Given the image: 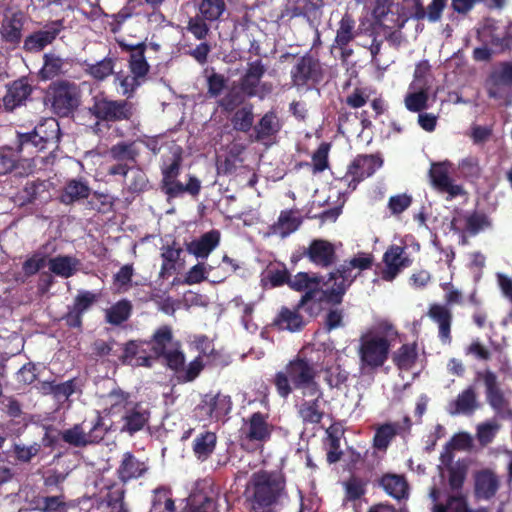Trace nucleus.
Returning a JSON list of instances; mask_svg holds the SVG:
<instances>
[{"label": "nucleus", "instance_id": "nucleus-62", "mask_svg": "<svg viewBox=\"0 0 512 512\" xmlns=\"http://www.w3.org/2000/svg\"><path fill=\"white\" fill-rule=\"evenodd\" d=\"M412 203V197L406 193L391 196L388 201V208L392 214L398 215L405 211Z\"/></svg>", "mask_w": 512, "mask_h": 512}, {"label": "nucleus", "instance_id": "nucleus-23", "mask_svg": "<svg viewBox=\"0 0 512 512\" xmlns=\"http://www.w3.org/2000/svg\"><path fill=\"white\" fill-rule=\"evenodd\" d=\"M150 413L147 408L141 404H135L128 407L122 417L123 426L121 431L130 435L142 430L148 423Z\"/></svg>", "mask_w": 512, "mask_h": 512}, {"label": "nucleus", "instance_id": "nucleus-56", "mask_svg": "<svg viewBox=\"0 0 512 512\" xmlns=\"http://www.w3.org/2000/svg\"><path fill=\"white\" fill-rule=\"evenodd\" d=\"M204 364L202 363L201 357H197L192 362L185 366V362L178 370H174L178 378L182 381L188 382L194 380L201 370L203 369Z\"/></svg>", "mask_w": 512, "mask_h": 512}, {"label": "nucleus", "instance_id": "nucleus-7", "mask_svg": "<svg viewBox=\"0 0 512 512\" xmlns=\"http://www.w3.org/2000/svg\"><path fill=\"white\" fill-rule=\"evenodd\" d=\"M60 128L54 118H47L37 125L33 132L20 136L22 146L32 145L38 150H43L47 145L56 146L59 141Z\"/></svg>", "mask_w": 512, "mask_h": 512}, {"label": "nucleus", "instance_id": "nucleus-60", "mask_svg": "<svg viewBox=\"0 0 512 512\" xmlns=\"http://www.w3.org/2000/svg\"><path fill=\"white\" fill-rule=\"evenodd\" d=\"M113 71L114 64L111 58L103 59L89 67V73L98 80H103L111 75Z\"/></svg>", "mask_w": 512, "mask_h": 512}, {"label": "nucleus", "instance_id": "nucleus-43", "mask_svg": "<svg viewBox=\"0 0 512 512\" xmlns=\"http://www.w3.org/2000/svg\"><path fill=\"white\" fill-rule=\"evenodd\" d=\"M418 358L417 345L404 344L402 345L393 356L395 365L401 370H410L416 363Z\"/></svg>", "mask_w": 512, "mask_h": 512}, {"label": "nucleus", "instance_id": "nucleus-47", "mask_svg": "<svg viewBox=\"0 0 512 512\" xmlns=\"http://www.w3.org/2000/svg\"><path fill=\"white\" fill-rule=\"evenodd\" d=\"M428 87L410 89L405 96V106L409 111L420 112L427 107Z\"/></svg>", "mask_w": 512, "mask_h": 512}, {"label": "nucleus", "instance_id": "nucleus-30", "mask_svg": "<svg viewBox=\"0 0 512 512\" xmlns=\"http://www.w3.org/2000/svg\"><path fill=\"white\" fill-rule=\"evenodd\" d=\"M31 86L25 79L14 81L7 89V93L3 98L6 110L12 111L20 106L30 95Z\"/></svg>", "mask_w": 512, "mask_h": 512}, {"label": "nucleus", "instance_id": "nucleus-39", "mask_svg": "<svg viewBox=\"0 0 512 512\" xmlns=\"http://www.w3.org/2000/svg\"><path fill=\"white\" fill-rule=\"evenodd\" d=\"M381 486L387 494L397 500L408 497V485L402 476L385 475L381 479Z\"/></svg>", "mask_w": 512, "mask_h": 512}, {"label": "nucleus", "instance_id": "nucleus-33", "mask_svg": "<svg viewBox=\"0 0 512 512\" xmlns=\"http://www.w3.org/2000/svg\"><path fill=\"white\" fill-rule=\"evenodd\" d=\"M191 512H224L227 509L225 497H212L194 495L190 497Z\"/></svg>", "mask_w": 512, "mask_h": 512}, {"label": "nucleus", "instance_id": "nucleus-4", "mask_svg": "<svg viewBox=\"0 0 512 512\" xmlns=\"http://www.w3.org/2000/svg\"><path fill=\"white\" fill-rule=\"evenodd\" d=\"M154 356H163L172 370H178L184 363L185 356L180 350V344L173 339L169 326L158 328L149 342Z\"/></svg>", "mask_w": 512, "mask_h": 512}, {"label": "nucleus", "instance_id": "nucleus-15", "mask_svg": "<svg viewBox=\"0 0 512 512\" xmlns=\"http://www.w3.org/2000/svg\"><path fill=\"white\" fill-rule=\"evenodd\" d=\"M452 164L448 161L434 163L429 171L430 179L435 188L449 195V199L462 195L461 185L455 184L450 177Z\"/></svg>", "mask_w": 512, "mask_h": 512}, {"label": "nucleus", "instance_id": "nucleus-53", "mask_svg": "<svg viewBox=\"0 0 512 512\" xmlns=\"http://www.w3.org/2000/svg\"><path fill=\"white\" fill-rule=\"evenodd\" d=\"M82 391V382L77 378L67 380L63 383H57L54 398L58 402L69 400L74 394H80Z\"/></svg>", "mask_w": 512, "mask_h": 512}, {"label": "nucleus", "instance_id": "nucleus-49", "mask_svg": "<svg viewBox=\"0 0 512 512\" xmlns=\"http://www.w3.org/2000/svg\"><path fill=\"white\" fill-rule=\"evenodd\" d=\"M225 10L224 0H202L199 4V13L207 21L218 20Z\"/></svg>", "mask_w": 512, "mask_h": 512}, {"label": "nucleus", "instance_id": "nucleus-18", "mask_svg": "<svg viewBox=\"0 0 512 512\" xmlns=\"http://www.w3.org/2000/svg\"><path fill=\"white\" fill-rule=\"evenodd\" d=\"M153 355L149 342L130 341L124 347L122 361L132 366L150 367Z\"/></svg>", "mask_w": 512, "mask_h": 512}, {"label": "nucleus", "instance_id": "nucleus-29", "mask_svg": "<svg viewBox=\"0 0 512 512\" xmlns=\"http://www.w3.org/2000/svg\"><path fill=\"white\" fill-rule=\"evenodd\" d=\"M148 470L146 462L137 459L132 453L125 452L117 470L122 482L141 477Z\"/></svg>", "mask_w": 512, "mask_h": 512}, {"label": "nucleus", "instance_id": "nucleus-50", "mask_svg": "<svg viewBox=\"0 0 512 512\" xmlns=\"http://www.w3.org/2000/svg\"><path fill=\"white\" fill-rule=\"evenodd\" d=\"M234 129L242 132H247L251 129L254 122L253 107L250 104L244 105L238 109L232 119Z\"/></svg>", "mask_w": 512, "mask_h": 512}, {"label": "nucleus", "instance_id": "nucleus-16", "mask_svg": "<svg viewBox=\"0 0 512 512\" xmlns=\"http://www.w3.org/2000/svg\"><path fill=\"white\" fill-rule=\"evenodd\" d=\"M383 263L381 278L385 281H392L403 269L411 265V260L404 247L392 245L383 255Z\"/></svg>", "mask_w": 512, "mask_h": 512}, {"label": "nucleus", "instance_id": "nucleus-21", "mask_svg": "<svg viewBox=\"0 0 512 512\" xmlns=\"http://www.w3.org/2000/svg\"><path fill=\"white\" fill-rule=\"evenodd\" d=\"M319 73V63L311 56H303L291 70L292 81L295 86H302L310 80H316Z\"/></svg>", "mask_w": 512, "mask_h": 512}, {"label": "nucleus", "instance_id": "nucleus-1", "mask_svg": "<svg viewBox=\"0 0 512 512\" xmlns=\"http://www.w3.org/2000/svg\"><path fill=\"white\" fill-rule=\"evenodd\" d=\"M371 264L372 256L361 253L331 272L326 282L316 274L299 272L289 279L288 284L296 291L305 292L298 303V308L308 311L317 301L322 300L338 304L361 271L368 269Z\"/></svg>", "mask_w": 512, "mask_h": 512}, {"label": "nucleus", "instance_id": "nucleus-10", "mask_svg": "<svg viewBox=\"0 0 512 512\" xmlns=\"http://www.w3.org/2000/svg\"><path fill=\"white\" fill-rule=\"evenodd\" d=\"M382 159L375 155H359L349 165L341 182L354 190L365 178L372 176L382 166Z\"/></svg>", "mask_w": 512, "mask_h": 512}, {"label": "nucleus", "instance_id": "nucleus-59", "mask_svg": "<svg viewBox=\"0 0 512 512\" xmlns=\"http://www.w3.org/2000/svg\"><path fill=\"white\" fill-rule=\"evenodd\" d=\"M116 82L120 87V93L124 96L130 97L133 92L141 85L142 80L137 76L131 75H117Z\"/></svg>", "mask_w": 512, "mask_h": 512}, {"label": "nucleus", "instance_id": "nucleus-28", "mask_svg": "<svg viewBox=\"0 0 512 512\" xmlns=\"http://www.w3.org/2000/svg\"><path fill=\"white\" fill-rule=\"evenodd\" d=\"M81 267V261L70 255H58L48 260L49 270L61 278L74 276Z\"/></svg>", "mask_w": 512, "mask_h": 512}, {"label": "nucleus", "instance_id": "nucleus-40", "mask_svg": "<svg viewBox=\"0 0 512 512\" xmlns=\"http://www.w3.org/2000/svg\"><path fill=\"white\" fill-rule=\"evenodd\" d=\"M22 27V13H14L10 18L4 20L2 23L0 33L3 40L10 43H18L21 39Z\"/></svg>", "mask_w": 512, "mask_h": 512}, {"label": "nucleus", "instance_id": "nucleus-51", "mask_svg": "<svg viewBox=\"0 0 512 512\" xmlns=\"http://www.w3.org/2000/svg\"><path fill=\"white\" fill-rule=\"evenodd\" d=\"M104 405L111 413L119 412L121 409H127L129 402V394L120 389H113L103 397Z\"/></svg>", "mask_w": 512, "mask_h": 512}, {"label": "nucleus", "instance_id": "nucleus-54", "mask_svg": "<svg viewBox=\"0 0 512 512\" xmlns=\"http://www.w3.org/2000/svg\"><path fill=\"white\" fill-rule=\"evenodd\" d=\"M150 512H175L174 501L167 489L155 490Z\"/></svg>", "mask_w": 512, "mask_h": 512}, {"label": "nucleus", "instance_id": "nucleus-31", "mask_svg": "<svg viewBox=\"0 0 512 512\" xmlns=\"http://www.w3.org/2000/svg\"><path fill=\"white\" fill-rule=\"evenodd\" d=\"M90 187L83 179H71L64 186L60 195L63 204L70 205L75 202L87 199L90 195Z\"/></svg>", "mask_w": 512, "mask_h": 512}, {"label": "nucleus", "instance_id": "nucleus-34", "mask_svg": "<svg viewBox=\"0 0 512 512\" xmlns=\"http://www.w3.org/2000/svg\"><path fill=\"white\" fill-rule=\"evenodd\" d=\"M281 125L278 117L273 112L266 113L254 127L256 133V140L266 142L271 140L279 130Z\"/></svg>", "mask_w": 512, "mask_h": 512}, {"label": "nucleus", "instance_id": "nucleus-2", "mask_svg": "<svg viewBox=\"0 0 512 512\" xmlns=\"http://www.w3.org/2000/svg\"><path fill=\"white\" fill-rule=\"evenodd\" d=\"M398 331L387 320H380L364 330L359 337L357 354L359 369L363 374L375 372L388 360Z\"/></svg>", "mask_w": 512, "mask_h": 512}, {"label": "nucleus", "instance_id": "nucleus-22", "mask_svg": "<svg viewBox=\"0 0 512 512\" xmlns=\"http://www.w3.org/2000/svg\"><path fill=\"white\" fill-rule=\"evenodd\" d=\"M220 233L212 230L204 233L200 238L194 239L186 244V250L197 259H206L210 253L219 245Z\"/></svg>", "mask_w": 512, "mask_h": 512}, {"label": "nucleus", "instance_id": "nucleus-46", "mask_svg": "<svg viewBox=\"0 0 512 512\" xmlns=\"http://www.w3.org/2000/svg\"><path fill=\"white\" fill-rule=\"evenodd\" d=\"M399 425L394 423H385L376 429L373 445L378 450H385L391 440L396 436Z\"/></svg>", "mask_w": 512, "mask_h": 512}, {"label": "nucleus", "instance_id": "nucleus-64", "mask_svg": "<svg viewBox=\"0 0 512 512\" xmlns=\"http://www.w3.org/2000/svg\"><path fill=\"white\" fill-rule=\"evenodd\" d=\"M429 68L430 66L427 61H422L417 64L414 72V80L410 84V89H417L420 87L429 88V84L426 79V75L428 74Z\"/></svg>", "mask_w": 512, "mask_h": 512}, {"label": "nucleus", "instance_id": "nucleus-6", "mask_svg": "<svg viewBox=\"0 0 512 512\" xmlns=\"http://www.w3.org/2000/svg\"><path fill=\"white\" fill-rule=\"evenodd\" d=\"M105 428L100 418L95 421H84L62 432V439L73 446L80 447L100 441L104 434Z\"/></svg>", "mask_w": 512, "mask_h": 512}, {"label": "nucleus", "instance_id": "nucleus-32", "mask_svg": "<svg viewBox=\"0 0 512 512\" xmlns=\"http://www.w3.org/2000/svg\"><path fill=\"white\" fill-rule=\"evenodd\" d=\"M476 394L472 387L467 388L449 403L447 411L451 415L472 414L477 409Z\"/></svg>", "mask_w": 512, "mask_h": 512}, {"label": "nucleus", "instance_id": "nucleus-25", "mask_svg": "<svg viewBox=\"0 0 512 512\" xmlns=\"http://www.w3.org/2000/svg\"><path fill=\"white\" fill-rule=\"evenodd\" d=\"M487 226H489L488 218L478 213H459L451 220V229L455 232L468 231L471 234H477Z\"/></svg>", "mask_w": 512, "mask_h": 512}, {"label": "nucleus", "instance_id": "nucleus-11", "mask_svg": "<svg viewBox=\"0 0 512 512\" xmlns=\"http://www.w3.org/2000/svg\"><path fill=\"white\" fill-rule=\"evenodd\" d=\"M96 486L99 489L97 496L99 509L103 512H126L123 505V484L103 478L97 482Z\"/></svg>", "mask_w": 512, "mask_h": 512}, {"label": "nucleus", "instance_id": "nucleus-63", "mask_svg": "<svg viewBox=\"0 0 512 512\" xmlns=\"http://www.w3.org/2000/svg\"><path fill=\"white\" fill-rule=\"evenodd\" d=\"M40 444L33 443L29 446L15 444L14 445V453L16 458L20 462H29L34 456H36L40 451Z\"/></svg>", "mask_w": 512, "mask_h": 512}, {"label": "nucleus", "instance_id": "nucleus-14", "mask_svg": "<svg viewBox=\"0 0 512 512\" xmlns=\"http://www.w3.org/2000/svg\"><path fill=\"white\" fill-rule=\"evenodd\" d=\"M489 97L505 99L512 90V65L505 63L496 68L486 81Z\"/></svg>", "mask_w": 512, "mask_h": 512}, {"label": "nucleus", "instance_id": "nucleus-20", "mask_svg": "<svg viewBox=\"0 0 512 512\" xmlns=\"http://www.w3.org/2000/svg\"><path fill=\"white\" fill-rule=\"evenodd\" d=\"M266 72V67L261 60H255L247 64V69L241 78V90L249 97L258 95L261 79Z\"/></svg>", "mask_w": 512, "mask_h": 512}, {"label": "nucleus", "instance_id": "nucleus-57", "mask_svg": "<svg viewBox=\"0 0 512 512\" xmlns=\"http://www.w3.org/2000/svg\"><path fill=\"white\" fill-rule=\"evenodd\" d=\"M500 429V425L495 420L481 423L477 426V439L482 445L492 442Z\"/></svg>", "mask_w": 512, "mask_h": 512}, {"label": "nucleus", "instance_id": "nucleus-37", "mask_svg": "<svg viewBox=\"0 0 512 512\" xmlns=\"http://www.w3.org/2000/svg\"><path fill=\"white\" fill-rule=\"evenodd\" d=\"M217 436L214 432L199 433L193 441V452L198 460L205 461L214 451Z\"/></svg>", "mask_w": 512, "mask_h": 512}, {"label": "nucleus", "instance_id": "nucleus-42", "mask_svg": "<svg viewBox=\"0 0 512 512\" xmlns=\"http://www.w3.org/2000/svg\"><path fill=\"white\" fill-rule=\"evenodd\" d=\"M311 400L304 401L299 408V415L303 422L310 424H317L323 417V410L321 408L322 395L311 396Z\"/></svg>", "mask_w": 512, "mask_h": 512}, {"label": "nucleus", "instance_id": "nucleus-44", "mask_svg": "<svg viewBox=\"0 0 512 512\" xmlns=\"http://www.w3.org/2000/svg\"><path fill=\"white\" fill-rule=\"evenodd\" d=\"M274 324L279 329L295 332L301 329L303 320L296 310L283 307L275 319Z\"/></svg>", "mask_w": 512, "mask_h": 512}, {"label": "nucleus", "instance_id": "nucleus-24", "mask_svg": "<svg viewBox=\"0 0 512 512\" xmlns=\"http://www.w3.org/2000/svg\"><path fill=\"white\" fill-rule=\"evenodd\" d=\"M97 300V295L90 291H80L74 300L73 306L66 314V322L71 327H80L82 324V315Z\"/></svg>", "mask_w": 512, "mask_h": 512}, {"label": "nucleus", "instance_id": "nucleus-48", "mask_svg": "<svg viewBox=\"0 0 512 512\" xmlns=\"http://www.w3.org/2000/svg\"><path fill=\"white\" fill-rule=\"evenodd\" d=\"M181 254L182 249L175 247L174 245H167L162 248L161 257L163 259V263L160 272L162 277H165L176 270V265Z\"/></svg>", "mask_w": 512, "mask_h": 512}, {"label": "nucleus", "instance_id": "nucleus-13", "mask_svg": "<svg viewBox=\"0 0 512 512\" xmlns=\"http://www.w3.org/2000/svg\"><path fill=\"white\" fill-rule=\"evenodd\" d=\"M269 415L255 412L243 420L241 428L244 439L263 443L270 439L273 425L269 422Z\"/></svg>", "mask_w": 512, "mask_h": 512}, {"label": "nucleus", "instance_id": "nucleus-38", "mask_svg": "<svg viewBox=\"0 0 512 512\" xmlns=\"http://www.w3.org/2000/svg\"><path fill=\"white\" fill-rule=\"evenodd\" d=\"M498 479L491 471H481L475 478V489L479 497L489 499L498 489Z\"/></svg>", "mask_w": 512, "mask_h": 512}, {"label": "nucleus", "instance_id": "nucleus-9", "mask_svg": "<svg viewBox=\"0 0 512 512\" xmlns=\"http://www.w3.org/2000/svg\"><path fill=\"white\" fill-rule=\"evenodd\" d=\"M90 112L99 120L121 121L132 115V106L126 101L110 100L104 96L94 97Z\"/></svg>", "mask_w": 512, "mask_h": 512}, {"label": "nucleus", "instance_id": "nucleus-35", "mask_svg": "<svg viewBox=\"0 0 512 512\" xmlns=\"http://www.w3.org/2000/svg\"><path fill=\"white\" fill-rule=\"evenodd\" d=\"M355 26L354 18L350 14L345 13L338 23L332 47H343L353 41L357 36Z\"/></svg>", "mask_w": 512, "mask_h": 512}, {"label": "nucleus", "instance_id": "nucleus-12", "mask_svg": "<svg viewBox=\"0 0 512 512\" xmlns=\"http://www.w3.org/2000/svg\"><path fill=\"white\" fill-rule=\"evenodd\" d=\"M232 408L231 399L224 394L206 395L196 408L200 420L217 422L227 416Z\"/></svg>", "mask_w": 512, "mask_h": 512}, {"label": "nucleus", "instance_id": "nucleus-52", "mask_svg": "<svg viewBox=\"0 0 512 512\" xmlns=\"http://www.w3.org/2000/svg\"><path fill=\"white\" fill-rule=\"evenodd\" d=\"M130 312V302L127 300H121L106 310V320L110 324L119 325L129 318Z\"/></svg>", "mask_w": 512, "mask_h": 512}, {"label": "nucleus", "instance_id": "nucleus-41", "mask_svg": "<svg viewBox=\"0 0 512 512\" xmlns=\"http://www.w3.org/2000/svg\"><path fill=\"white\" fill-rule=\"evenodd\" d=\"M430 497L434 502H437L440 497V491L433 488L430 492ZM433 512H471L468 511L466 500L463 496H451L448 498L446 505L435 503Z\"/></svg>", "mask_w": 512, "mask_h": 512}, {"label": "nucleus", "instance_id": "nucleus-61", "mask_svg": "<svg viewBox=\"0 0 512 512\" xmlns=\"http://www.w3.org/2000/svg\"><path fill=\"white\" fill-rule=\"evenodd\" d=\"M330 151V144L323 142L315 151L312 157L314 170L322 172L328 167V154Z\"/></svg>", "mask_w": 512, "mask_h": 512}, {"label": "nucleus", "instance_id": "nucleus-3", "mask_svg": "<svg viewBox=\"0 0 512 512\" xmlns=\"http://www.w3.org/2000/svg\"><path fill=\"white\" fill-rule=\"evenodd\" d=\"M318 369V359L308 357L307 350H302L287 364L285 371L276 374L275 386L279 395L286 398L292 392V384L295 389L302 391L303 396H321L322 392L315 382Z\"/></svg>", "mask_w": 512, "mask_h": 512}, {"label": "nucleus", "instance_id": "nucleus-45", "mask_svg": "<svg viewBox=\"0 0 512 512\" xmlns=\"http://www.w3.org/2000/svg\"><path fill=\"white\" fill-rule=\"evenodd\" d=\"M129 67L131 74L137 76L141 80L146 76L149 70V65L144 56V45H138L135 47L129 59Z\"/></svg>", "mask_w": 512, "mask_h": 512}, {"label": "nucleus", "instance_id": "nucleus-55", "mask_svg": "<svg viewBox=\"0 0 512 512\" xmlns=\"http://www.w3.org/2000/svg\"><path fill=\"white\" fill-rule=\"evenodd\" d=\"M109 154L112 159L118 162L134 161L137 151L133 143L121 142L111 147Z\"/></svg>", "mask_w": 512, "mask_h": 512}, {"label": "nucleus", "instance_id": "nucleus-19", "mask_svg": "<svg viewBox=\"0 0 512 512\" xmlns=\"http://www.w3.org/2000/svg\"><path fill=\"white\" fill-rule=\"evenodd\" d=\"M305 255L319 267H329L335 262L334 245L323 239L313 240L307 248Z\"/></svg>", "mask_w": 512, "mask_h": 512}, {"label": "nucleus", "instance_id": "nucleus-27", "mask_svg": "<svg viewBox=\"0 0 512 512\" xmlns=\"http://www.w3.org/2000/svg\"><path fill=\"white\" fill-rule=\"evenodd\" d=\"M302 218L297 210H284L277 222L270 227V233L285 238L294 233L301 225Z\"/></svg>", "mask_w": 512, "mask_h": 512}, {"label": "nucleus", "instance_id": "nucleus-36", "mask_svg": "<svg viewBox=\"0 0 512 512\" xmlns=\"http://www.w3.org/2000/svg\"><path fill=\"white\" fill-rule=\"evenodd\" d=\"M71 64L68 60L60 58L55 54H45L43 67L40 70V75L43 79H52L56 76L66 73Z\"/></svg>", "mask_w": 512, "mask_h": 512}, {"label": "nucleus", "instance_id": "nucleus-5", "mask_svg": "<svg viewBox=\"0 0 512 512\" xmlns=\"http://www.w3.org/2000/svg\"><path fill=\"white\" fill-rule=\"evenodd\" d=\"M80 89L74 82L59 81L51 88V104L54 112L59 116H67L80 103Z\"/></svg>", "mask_w": 512, "mask_h": 512}, {"label": "nucleus", "instance_id": "nucleus-8", "mask_svg": "<svg viewBox=\"0 0 512 512\" xmlns=\"http://www.w3.org/2000/svg\"><path fill=\"white\" fill-rule=\"evenodd\" d=\"M252 488L254 509H265L271 506L280 490L276 480L266 472H258L253 475Z\"/></svg>", "mask_w": 512, "mask_h": 512}, {"label": "nucleus", "instance_id": "nucleus-26", "mask_svg": "<svg viewBox=\"0 0 512 512\" xmlns=\"http://www.w3.org/2000/svg\"><path fill=\"white\" fill-rule=\"evenodd\" d=\"M428 316L438 325L439 338L441 342L449 344L451 342V311L444 305L432 304L429 308Z\"/></svg>", "mask_w": 512, "mask_h": 512}, {"label": "nucleus", "instance_id": "nucleus-58", "mask_svg": "<svg viewBox=\"0 0 512 512\" xmlns=\"http://www.w3.org/2000/svg\"><path fill=\"white\" fill-rule=\"evenodd\" d=\"M212 266L199 262L189 269L185 276V283L193 285L202 282L207 278Z\"/></svg>", "mask_w": 512, "mask_h": 512}, {"label": "nucleus", "instance_id": "nucleus-17", "mask_svg": "<svg viewBox=\"0 0 512 512\" xmlns=\"http://www.w3.org/2000/svg\"><path fill=\"white\" fill-rule=\"evenodd\" d=\"M63 29L61 20L46 24L43 29L29 35L24 41V49L29 52H39L51 44Z\"/></svg>", "mask_w": 512, "mask_h": 512}]
</instances>
